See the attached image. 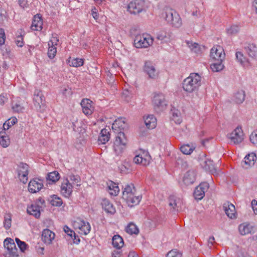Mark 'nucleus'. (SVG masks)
Returning <instances> with one entry per match:
<instances>
[{
  "mask_svg": "<svg viewBox=\"0 0 257 257\" xmlns=\"http://www.w3.org/2000/svg\"><path fill=\"white\" fill-rule=\"evenodd\" d=\"M250 141L253 144L257 143V133H256V132H254L251 133V134L250 136Z\"/></svg>",
  "mask_w": 257,
  "mask_h": 257,
  "instance_id": "obj_60",
  "label": "nucleus"
},
{
  "mask_svg": "<svg viewBox=\"0 0 257 257\" xmlns=\"http://www.w3.org/2000/svg\"><path fill=\"white\" fill-rule=\"evenodd\" d=\"M40 208L41 207L39 204H32L30 206L28 207L27 211L28 214L38 218L41 215Z\"/></svg>",
  "mask_w": 257,
  "mask_h": 257,
  "instance_id": "obj_25",
  "label": "nucleus"
},
{
  "mask_svg": "<svg viewBox=\"0 0 257 257\" xmlns=\"http://www.w3.org/2000/svg\"><path fill=\"white\" fill-rule=\"evenodd\" d=\"M13 110L17 112H21L24 109V108L21 106L20 104L16 103L12 106Z\"/></svg>",
  "mask_w": 257,
  "mask_h": 257,
  "instance_id": "obj_55",
  "label": "nucleus"
},
{
  "mask_svg": "<svg viewBox=\"0 0 257 257\" xmlns=\"http://www.w3.org/2000/svg\"><path fill=\"white\" fill-rule=\"evenodd\" d=\"M145 9V1L144 0H134L127 5V11L133 14H137Z\"/></svg>",
  "mask_w": 257,
  "mask_h": 257,
  "instance_id": "obj_5",
  "label": "nucleus"
},
{
  "mask_svg": "<svg viewBox=\"0 0 257 257\" xmlns=\"http://www.w3.org/2000/svg\"><path fill=\"white\" fill-rule=\"evenodd\" d=\"M231 142L234 144L240 143L243 140V134L241 127L237 126L234 131L229 134L228 137Z\"/></svg>",
  "mask_w": 257,
  "mask_h": 257,
  "instance_id": "obj_10",
  "label": "nucleus"
},
{
  "mask_svg": "<svg viewBox=\"0 0 257 257\" xmlns=\"http://www.w3.org/2000/svg\"><path fill=\"white\" fill-rule=\"evenodd\" d=\"M251 206L254 214H257V201L253 200L251 201Z\"/></svg>",
  "mask_w": 257,
  "mask_h": 257,
  "instance_id": "obj_61",
  "label": "nucleus"
},
{
  "mask_svg": "<svg viewBox=\"0 0 257 257\" xmlns=\"http://www.w3.org/2000/svg\"><path fill=\"white\" fill-rule=\"evenodd\" d=\"M117 135L115 137V140L114 145L115 147H124L127 143V140L124 133L122 132H116Z\"/></svg>",
  "mask_w": 257,
  "mask_h": 257,
  "instance_id": "obj_18",
  "label": "nucleus"
},
{
  "mask_svg": "<svg viewBox=\"0 0 257 257\" xmlns=\"http://www.w3.org/2000/svg\"><path fill=\"white\" fill-rule=\"evenodd\" d=\"M11 217L10 214H7L5 217V220L4 222V226L6 229H9L11 226Z\"/></svg>",
  "mask_w": 257,
  "mask_h": 257,
  "instance_id": "obj_51",
  "label": "nucleus"
},
{
  "mask_svg": "<svg viewBox=\"0 0 257 257\" xmlns=\"http://www.w3.org/2000/svg\"><path fill=\"white\" fill-rule=\"evenodd\" d=\"M103 209L107 213L113 214L115 212V208L113 204L106 199H103L101 202Z\"/></svg>",
  "mask_w": 257,
  "mask_h": 257,
  "instance_id": "obj_27",
  "label": "nucleus"
},
{
  "mask_svg": "<svg viewBox=\"0 0 257 257\" xmlns=\"http://www.w3.org/2000/svg\"><path fill=\"white\" fill-rule=\"evenodd\" d=\"M122 97L127 102L131 99V94L127 90H124L122 93Z\"/></svg>",
  "mask_w": 257,
  "mask_h": 257,
  "instance_id": "obj_57",
  "label": "nucleus"
},
{
  "mask_svg": "<svg viewBox=\"0 0 257 257\" xmlns=\"http://www.w3.org/2000/svg\"><path fill=\"white\" fill-rule=\"evenodd\" d=\"M23 242L24 244L19 243L18 245L21 251L22 252H24L25 250H26L28 245L24 241H23Z\"/></svg>",
  "mask_w": 257,
  "mask_h": 257,
  "instance_id": "obj_62",
  "label": "nucleus"
},
{
  "mask_svg": "<svg viewBox=\"0 0 257 257\" xmlns=\"http://www.w3.org/2000/svg\"><path fill=\"white\" fill-rule=\"evenodd\" d=\"M18 177L24 184L27 182L29 174V166L24 163H20L18 169Z\"/></svg>",
  "mask_w": 257,
  "mask_h": 257,
  "instance_id": "obj_8",
  "label": "nucleus"
},
{
  "mask_svg": "<svg viewBox=\"0 0 257 257\" xmlns=\"http://www.w3.org/2000/svg\"><path fill=\"white\" fill-rule=\"evenodd\" d=\"M153 42V39L149 35H137L134 40V46L137 48H147Z\"/></svg>",
  "mask_w": 257,
  "mask_h": 257,
  "instance_id": "obj_4",
  "label": "nucleus"
},
{
  "mask_svg": "<svg viewBox=\"0 0 257 257\" xmlns=\"http://www.w3.org/2000/svg\"><path fill=\"white\" fill-rule=\"evenodd\" d=\"M43 187V181L38 178H34L29 182L28 190L32 193H35L39 192Z\"/></svg>",
  "mask_w": 257,
  "mask_h": 257,
  "instance_id": "obj_13",
  "label": "nucleus"
},
{
  "mask_svg": "<svg viewBox=\"0 0 257 257\" xmlns=\"http://www.w3.org/2000/svg\"><path fill=\"white\" fill-rule=\"evenodd\" d=\"M153 102L155 108L163 109L166 106V101L162 93L156 94L154 96Z\"/></svg>",
  "mask_w": 257,
  "mask_h": 257,
  "instance_id": "obj_15",
  "label": "nucleus"
},
{
  "mask_svg": "<svg viewBox=\"0 0 257 257\" xmlns=\"http://www.w3.org/2000/svg\"><path fill=\"white\" fill-rule=\"evenodd\" d=\"M171 33L165 31H160L157 34V39L162 42H167L170 39Z\"/></svg>",
  "mask_w": 257,
  "mask_h": 257,
  "instance_id": "obj_34",
  "label": "nucleus"
},
{
  "mask_svg": "<svg viewBox=\"0 0 257 257\" xmlns=\"http://www.w3.org/2000/svg\"><path fill=\"white\" fill-rule=\"evenodd\" d=\"M166 257H181V254L176 251L171 250L167 253Z\"/></svg>",
  "mask_w": 257,
  "mask_h": 257,
  "instance_id": "obj_58",
  "label": "nucleus"
},
{
  "mask_svg": "<svg viewBox=\"0 0 257 257\" xmlns=\"http://www.w3.org/2000/svg\"><path fill=\"white\" fill-rule=\"evenodd\" d=\"M235 56L236 60L242 66H245L246 63H249L248 60L241 52H236Z\"/></svg>",
  "mask_w": 257,
  "mask_h": 257,
  "instance_id": "obj_40",
  "label": "nucleus"
},
{
  "mask_svg": "<svg viewBox=\"0 0 257 257\" xmlns=\"http://www.w3.org/2000/svg\"><path fill=\"white\" fill-rule=\"evenodd\" d=\"M214 242H215L214 237L213 236H210L208 240V246L209 247H211L213 245V244Z\"/></svg>",
  "mask_w": 257,
  "mask_h": 257,
  "instance_id": "obj_64",
  "label": "nucleus"
},
{
  "mask_svg": "<svg viewBox=\"0 0 257 257\" xmlns=\"http://www.w3.org/2000/svg\"><path fill=\"white\" fill-rule=\"evenodd\" d=\"M209 185L206 182L202 183L196 187L194 191V196L195 199H202L204 196L205 192L207 191Z\"/></svg>",
  "mask_w": 257,
  "mask_h": 257,
  "instance_id": "obj_12",
  "label": "nucleus"
},
{
  "mask_svg": "<svg viewBox=\"0 0 257 257\" xmlns=\"http://www.w3.org/2000/svg\"><path fill=\"white\" fill-rule=\"evenodd\" d=\"M70 180L72 182L73 184H76L77 186H79L78 183L80 181V178L78 175H71L69 176Z\"/></svg>",
  "mask_w": 257,
  "mask_h": 257,
  "instance_id": "obj_53",
  "label": "nucleus"
},
{
  "mask_svg": "<svg viewBox=\"0 0 257 257\" xmlns=\"http://www.w3.org/2000/svg\"><path fill=\"white\" fill-rule=\"evenodd\" d=\"M223 208L228 217L231 219L235 217L236 211L233 204L229 202H225L223 205Z\"/></svg>",
  "mask_w": 257,
  "mask_h": 257,
  "instance_id": "obj_19",
  "label": "nucleus"
},
{
  "mask_svg": "<svg viewBox=\"0 0 257 257\" xmlns=\"http://www.w3.org/2000/svg\"><path fill=\"white\" fill-rule=\"evenodd\" d=\"M225 53L223 49L219 46L213 47L210 51V59L213 61L224 60Z\"/></svg>",
  "mask_w": 257,
  "mask_h": 257,
  "instance_id": "obj_11",
  "label": "nucleus"
},
{
  "mask_svg": "<svg viewBox=\"0 0 257 257\" xmlns=\"http://www.w3.org/2000/svg\"><path fill=\"white\" fill-rule=\"evenodd\" d=\"M145 123L149 129L154 128L156 126L157 119L153 115H149L144 118Z\"/></svg>",
  "mask_w": 257,
  "mask_h": 257,
  "instance_id": "obj_30",
  "label": "nucleus"
},
{
  "mask_svg": "<svg viewBox=\"0 0 257 257\" xmlns=\"http://www.w3.org/2000/svg\"><path fill=\"white\" fill-rule=\"evenodd\" d=\"M75 225L85 235L88 234L90 231L91 227L89 223L87 222L80 220L79 222H76Z\"/></svg>",
  "mask_w": 257,
  "mask_h": 257,
  "instance_id": "obj_24",
  "label": "nucleus"
},
{
  "mask_svg": "<svg viewBox=\"0 0 257 257\" xmlns=\"http://www.w3.org/2000/svg\"><path fill=\"white\" fill-rule=\"evenodd\" d=\"M126 124L121 118L116 119L112 124V130L115 133L119 132L124 129Z\"/></svg>",
  "mask_w": 257,
  "mask_h": 257,
  "instance_id": "obj_28",
  "label": "nucleus"
},
{
  "mask_svg": "<svg viewBox=\"0 0 257 257\" xmlns=\"http://www.w3.org/2000/svg\"><path fill=\"white\" fill-rule=\"evenodd\" d=\"M6 39L5 33L3 29H0V45L5 43Z\"/></svg>",
  "mask_w": 257,
  "mask_h": 257,
  "instance_id": "obj_56",
  "label": "nucleus"
},
{
  "mask_svg": "<svg viewBox=\"0 0 257 257\" xmlns=\"http://www.w3.org/2000/svg\"><path fill=\"white\" fill-rule=\"evenodd\" d=\"M43 20L42 17L37 14L34 17L31 29L34 31H41L43 28Z\"/></svg>",
  "mask_w": 257,
  "mask_h": 257,
  "instance_id": "obj_22",
  "label": "nucleus"
},
{
  "mask_svg": "<svg viewBox=\"0 0 257 257\" xmlns=\"http://www.w3.org/2000/svg\"><path fill=\"white\" fill-rule=\"evenodd\" d=\"M143 155H138L136 156L134 158V162L136 164H140L144 166H146L149 164L150 163V156H148L147 153H143Z\"/></svg>",
  "mask_w": 257,
  "mask_h": 257,
  "instance_id": "obj_23",
  "label": "nucleus"
},
{
  "mask_svg": "<svg viewBox=\"0 0 257 257\" xmlns=\"http://www.w3.org/2000/svg\"><path fill=\"white\" fill-rule=\"evenodd\" d=\"M92 101L89 99H83L81 102L83 112L86 115H91L94 110Z\"/></svg>",
  "mask_w": 257,
  "mask_h": 257,
  "instance_id": "obj_16",
  "label": "nucleus"
},
{
  "mask_svg": "<svg viewBox=\"0 0 257 257\" xmlns=\"http://www.w3.org/2000/svg\"><path fill=\"white\" fill-rule=\"evenodd\" d=\"M201 77L198 73H191L182 83L183 90L188 93H192L198 90L201 85Z\"/></svg>",
  "mask_w": 257,
  "mask_h": 257,
  "instance_id": "obj_2",
  "label": "nucleus"
},
{
  "mask_svg": "<svg viewBox=\"0 0 257 257\" xmlns=\"http://www.w3.org/2000/svg\"><path fill=\"white\" fill-rule=\"evenodd\" d=\"M244 50L248 55L251 58L257 57V47L253 44H248L244 47Z\"/></svg>",
  "mask_w": 257,
  "mask_h": 257,
  "instance_id": "obj_29",
  "label": "nucleus"
},
{
  "mask_svg": "<svg viewBox=\"0 0 257 257\" xmlns=\"http://www.w3.org/2000/svg\"><path fill=\"white\" fill-rule=\"evenodd\" d=\"M50 203L52 205L55 206H60L63 202L61 198L58 197L56 195H53L51 196Z\"/></svg>",
  "mask_w": 257,
  "mask_h": 257,
  "instance_id": "obj_43",
  "label": "nucleus"
},
{
  "mask_svg": "<svg viewBox=\"0 0 257 257\" xmlns=\"http://www.w3.org/2000/svg\"><path fill=\"white\" fill-rule=\"evenodd\" d=\"M68 63L70 66L78 67L81 66L83 65L84 61L82 59L80 58H74L72 60L70 59L68 60Z\"/></svg>",
  "mask_w": 257,
  "mask_h": 257,
  "instance_id": "obj_42",
  "label": "nucleus"
},
{
  "mask_svg": "<svg viewBox=\"0 0 257 257\" xmlns=\"http://www.w3.org/2000/svg\"><path fill=\"white\" fill-rule=\"evenodd\" d=\"M108 188L110 191L109 193L111 195L116 196L119 192L118 185L112 181L108 184Z\"/></svg>",
  "mask_w": 257,
  "mask_h": 257,
  "instance_id": "obj_39",
  "label": "nucleus"
},
{
  "mask_svg": "<svg viewBox=\"0 0 257 257\" xmlns=\"http://www.w3.org/2000/svg\"><path fill=\"white\" fill-rule=\"evenodd\" d=\"M245 92L242 90L238 91L234 96V101L236 103H242L245 99Z\"/></svg>",
  "mask_w": 257,
  "mask_h": 257,
  "instance_id": "obj_38",
  "label": "nucleus"
},
{
  "mask_svg": "<svg viewBox=\"0 0 257 257\" xmlns=\"http://www.w3.org/2000/svg\"><path fill=\"white\" fill-rule=\"evenodd\" d=\"M59 42V39L57 37V35L56 34H52V37L50 41L48 42V46H54L57 45V43Z\"/></svg>",
  "mask_w": 257,
  "mask_h": 257,
  "instance_id": "obj_52",
  "label": "nucleus"
},
{
  "mask_svg": "<svg viewBox=\"0 0 257 257\" xmlns=\"http://www.w3.org/2000/svg\"><path fill=\"white\" fill-rule=\"evenodd\" d=\"M256 157L254 153H250L246 155L244 158V164L248 167H251L254 165Z\"/></svg>",
  "mask_w": 257,
  "mask_h": 257,
  "instance_id": "obj_32",
  "label": "nucleus"
},
{
  "mask_svg": "<svg viewBox=\"0 0 257 257\" xmlns=\"http://www.w3.org/2000/svg\"><path fill=\"white\" fill-rule=\"evenodd\" d=\"M73 191V186L67 179L64 180L61 186V192L66 197H69Z\"/></svg>",
  "mask_w": 257,
  "mask_h": 257,
  "instance_id": "obj_17",
  "label": "nucleus"
},
{
  "mask_svg": "<svg viewBox=\"0 0 257 257\" xmlns=\"http://www.w3.org/2000/svg\"><path fill=\"white\" fill-rule=\"evenodd\" d=\"M57 53L56 47L54 46H49V48L48 50V57L52 59L56 56Z\"/></svg>",
  "mask_w": 257,
  "mask_h": 257,
  "instance_id": "obj_47",
  "label": "nucleus"
},
{
  "mask_svg": "<svg viewBox=\"0 0 257 257\" xmlns=\"http://www.w3.org/2000/svg\"><path fill=\"white\" fill-rule=\"evenodd\" d=\"M34 104L36 109L40 111L43 110L45 106V100L42 92L36 90L34 94Z\"/></svg>",
  "mask_w": 257,
  "mask_h": 257,
  "instance_id": "obj_6",
  "label": "nucleus"
},
{
  "mask_svg": "<svg viewBox=\"0 0 257 257\" xmlns=\"http://www.w3.org/2000/svg\"><path fill=\"white\" fill-rule=\"evenodd\" d=\"M223 60H218L213 61L210 65V68L213 72H219L222 70L224 68V65L222 64V61Z\"/></svg>",
  "mask_w": 257,
  "mask_h": 257,
  "instance_id": "obj_37",
  "label": "nucleus"
},
{
  "mask_svg": "<svg viewBox=\"0 0 257 257\" xmlns=\"http://www.w3.org/2000/svg\"><path fill=\"white\" fill-rule=\"evenodd\" d=\"M170 210L172 212H178L181 210L182 200L175 195H171L168 198Z\"/></svg>",
  "mask_w": 257,
  "mask_h": 257,
  "instance_id": "obj_9",
  "label": "nucleus"
},
{
  "mask_svg": "<svg viewBox=\"0 0 257 257\" xmlns=\"http://www.w3.org/2000/svg\"><path fill=\"white\" fill-rule=\"evenodd\" d=\"M15 43L18 47H22L24 45L23 38L22 35L18 36L15 40Z\"/></svg>",
  "mask_w": 257,
  "mask_h": 257,
  "instance_id": "obj_54",
  "label": "nucleus"
},
{
  "mask_svg": "<svg viewBox=\"0 0 257 257\" xmlns=\"http://www.w3.org/2000/svg\"><path fill=\"white\" fill-rule=\"evenodd\" d=\"M4 245L9 251V257H17L19 256L18 249L13 239L7 238L4 241Z\"/></svg>",
  "mask_w": 257,
  "mask_h": 257,
  "instance_id": "obj_7",
  "label": "nucleus"
},
{
  "mask_svg": "<svg viewBox=\"0 0 257 257\" xmlns=\"http://www.w3.org/2000/svg\"><path fill=\"white\" fill-rule=\"evenodd\" d=\"M238 257H251L247 252L240 250L237 253Z\"/></svg>",
  "mask_w": 257,
  "mask_h": 257,
  "instance_id": "obj_63",
  "label": "nucleus"
},
{
  "mask_svg": "<svg viewBox=\"0 0 257 257\" xmlns=\"http://www.w3.org/2000/svg\"><path fill=\"white\" fill-rule=\"evenodd\" d=\"M144 69L145 73L148 75L149 78L156 79L158 77V72L151 62H146Z\"/></svg>",
  "mask_w": 257,
  "mask_h": 257,
  "instance_id": "obj_14",
  "label": "nucleus"
},
{
  "mask_svg": "<svg viewBox=\"0 0 257 257\" xmlns=\"http://www.w3.org/2000/svg\"><path fill=\"white\" fill-rule=\"evenodd\" d=\"M126 231L131 234H137L139 233V229L135 224L130 223L126 228Z\"/></svg>",
  "mask_w": 257,
  "mask_h": 257,
  "instance_id": "obj_44",
  "label": "nucleus"
},
{
  "mask_svg": "<svg viewBox=\"0 0 257 257\" xmlns=\"http://www.w3.org/2000/svg\"><path fill=\"white\" fill-rule=\"evenodd\" d=\"M196 180V173L194 170L187 171L184 176L183 181L186 185L192 184Z\"/></svg>",
  "mask_w": 257,
  "mask_h": 257,
  "instance_id": "obj_20",
  "label": "nucleus"
},
{
  "mask_svg": "<svg viewBox=\"0 0 257 257\" xmlns=\"http://www.w3.org/2000/svg\"><path fill=\"white\" fill-rule=\"evenodd\" d=\"M109 128H104L101 131L98 141L99 144H105L110 139Z\"/></svg>",
  "mask_w": 257,
  "mask_h": 257,
  "instance_id": "obj_26",
  "label": "nucleus"
},
{
  "mask_svg": "<svg viewBox=\"0 0 257 257\" xmlns=\"http://www.w3.org/2000/svg\"><path fill=\"white\" fill-rule=\"evenodd\" d=\"M60 178L59 173L57 171L50 172L48 174L47 177L48 183L49 184L54 183L58 181Z\"/></svg>",
  "mask_w": 257,
  "mask_h": 257,
  "instance_id": "obj_33",
  "label": "nucleus"
},
{
  "mask_svg": "<svg viewBox=\"0 0 257 257\" xmlns=\"http://www.w3.org/2000/svg\"><path fill=\"white\" fill-rule=\"evenodd\" d=\"M17 122V119L15 117H12L7 120L3 125L5 130H8L11 126L14 125Z\"/></svg>",
  "mask_w": 257,
  "mask_h": 257,
  "instance_id": "obj_45",
  "label": "nucleus"
},
{
  "mask_svg": "<svg viewBox=\"0 0 257 257\" xmlns=\"http://www.w3.org/2000/svg\"><path fill=\"white\" fill-rule=\"evenodd\" d=\"M180 151L185 155L190 154L193 152V148L189 145H184L182 146L180 148Z\"/></svg>",
  "mask_w": 257,
  "mask_h": 257,
  "instance_id": "obj_48",
  "label": "nucleus"
},
{
  "mask_svg": "<svg viewBox=\"0 0 257 257\" xmlns=\"http://www.w3.org/2000/svg\"><path fill=\"white\" fill-rule=\"evenodd\" d=\"M238 229L240 233L242 235L251 233L253 231V227L251 225L246 223L240 224L239 226Z\"/></svg>",
  "mask_w": 257,
  "mask_h": 257,
  "instance_id": "obj_31",
  "label": "nucleus"
},
{
  "mask_svg": "<svg viewBox=\"0 0 257 257\" xmlns=\"http://www.w3.org/2000/svg\"><path fill=\"white\" fill-rule=\"evenodd\" d=\"M112 243L114 247L119 249L123 246L124 242L120 235H115L112 237Z\"/></svg>",
  "mask_w": 257,
  "mask_h": 257,
  "instance_id": "obj_35",
  "label": "nucleus"
},
{
  "mask_svg": "<svg viewBox=\"0 0 257 257\" xmlns=\"http://www.w3.org/2000/svg\"><path fill=\"white\" fill-rule=\"evenodd\" d=\"M180 115V113L178 110L173 112L172 119L175 122V123L180 124L181 122L182 119Z\"/></svg>",
  "mask_w": 257,
  "mask_h": 257,
  "instance_id": "obj_50",
  "label": "nucleus"
},
{
  "mask_svg": "<svg viewBox=\"0 0 257 257\" xmlns=\"http://www.w3.org/2000/svg\"><path fill=\"white\" fill-rule=\"evenodd\" d=\"M163 17L168 24L177 28H180L182 25V22L180 15L175 10L166 8L164 9Z\"/></svg>",
  "mask_w": 257,
  "mask_h": 257,
  "instance_id": "obj_3",
  "label": "nucleus"
},
{
  "mask_svg": "<svg viewBox=\"0 0 257 257\" xmlns=\"http://www.w3.org/2000/svg\"><path fill=\"white\" fill-rule=\"evenodd\" d=\"M55 233L48 229H44L42 232V239L44 242L49 244L55 238Z\"/></svg>",
  "mask_w": 257,
  "mask_h": 257,
  "instance_id": "obj_21",
  "label": "nucleus"
},
{
  "mask_svg": "<svg viewBox=\"0 0 257 257\" xmlns=\"http://www.w3.org/2000/svg\"><path fill=\"white\" fill-rule=\"evenodd\" d=\"M239 30L238 26L232 25L230 28L227 29L226 32L229 35H235L239 32Z\"/></svg>",
  "mask_w": 257,
  "mask_h": 257,
  "instance_id": "obj_49",
  "label": "nucleus"
},
{
  "mask_svg": "<svg viewBox=\"0 0 257 257\" xmlns=\"http://www.w3.org/2000/svg\"><path fill=\"white\" fill-rule=\"evenodd\" d=\"M202 166L206 171H208L212 174L215 173L216 172V170L213 163V161L210 160L205 161L202 165Z\"/></svg>",
  "mask_w": 257,
  "mask_h": 257,
  "instance_id": "obj_36",
  "label": "nucleus"
},
{
  "mask_svg": "<svg viewBox=\"0 0 257 257\" xmlns=\"http://www.w3.org/2000/svg\"><path fill=\"white\" fill-rule=\"evenodd\" d=\"M122 198L129 206H133L139 204L142 197L137 195L136 189L133 184L125 185L122 192Z\"/></svg>",
  "mask_w": 257,
  "mask_h": 257,
  "instance_id": "obj_1",
  "label": "nucleus"
},
{
  "mask_svg": "<svg viewBox=\"0 0 257 257\" xmlns=\"http://www.w3.org/2000/svg\"><path fill=\"white\" fill-rule=\"evenodd\" d=\"M64 231L68 235L72 237L73 235L75 236V233L72 230H71L67 226H65L64 227Z\"/></svg>",
  "mask_w": 257,
  "mask_h": 257,
  "instance_id": "obj_59",
  "label": "nucleus"
},
{
  "mask_svg": "<svg viewBox=\"0 0 257 257\" xmlns=\"http://www.w3.org/2000/svg\"><path fill=\"white\" fill-rule=\"evenodd\" d=\"M3 134H5V132H0V144L4 148H6L9 146L10 141L9 137L3 135Z\"/></svg>",
  "mask_w": 257,
  "mask_h": 257,
  "instance_id": "obj_41",
  "label": "nucleus"
},
{
  "mask_svg": "<svg viewBox=\"0 0 257 257\" xmlns=\"http://www.w3.org/2000/svg\"><path fill=\"white\" fill-rule=\"evenodd\" d=\"M187 44L192 51L196 54H199L200 52V48L197 43L187 42Z\"/></svg>",
  "mask_w": 257,
  "mask_h": 257,
  "instance_id": "obj_46",
  "label": "nucleus"
}]
</instances>
